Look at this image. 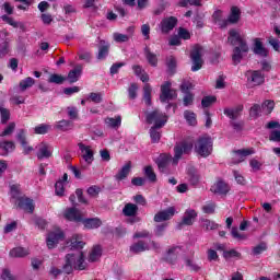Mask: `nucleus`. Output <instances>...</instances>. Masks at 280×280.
<instances>
[{
    "label": "nucleus",
    "mask_w": 280,
    "mask_h": 280,
    "mask_svg": "<svg viewBox=\"0 0 280 280\" xmlns=\"http://www.w3.org/2000/svg\"><path fill=\"white\" fill-rule=\"evenodd\" d=\"M195 152L203 159L211 156V152H213V139H211V136L199 137L195 143Z\"/></svg>",
    "instance_id": "20e7f679"
},
{
    "label": "nucleus",
    "mask_w": 280,
    "mask_h": 280,
    "mask_svg": "<svg viewBox=\"0 0 280 280\" xmlns=\"http://www.w3.org/2000/svg\"><path fill=\"white\" fill-rule=\"evenodd\" d=\"M178 25V19L176 16L164 18L159 27L162 34H170Z\"/></svg>",
    "instance_id": "9d476101"
},
{
    "label": "nucleus",
    "mask_w": 280,
    "mask_h": 280,
    "mask_svg": "<svg viewBox=\"0 0 280 280\" xmlns=\"http://www.w3.org/2000/svg\"><path fill=\"white\" fill-rule=\"evenodd\" d=\"M18 207L26 211V213H34V200L27 197H21L18 199Z\"/></svg>",
    "instance_id": "aec40b11"
},
{
    "label": "nucleus",
    "mask_w": 280,
    "mask_h": 280,
    "mask_svg": "<svg viewBox=\"0 0 280 280\" xmlns=\"http://www.w3.org/2000/svg\"><path fill=\"white\" fill-rule=\"evenodd\" d=\"M67 81V77H63L61 74H50V77L48 78V82L50 84H63Z\"/></svg>",
    "instance_id": "c03bdc74"
},
{
    "label": "nucleus",
    "mask_w": 280,
    "mask_h": 280,
    "mask_svg": "<svg viewBox=\"0 0 280 280\" xmlns=\"http://www.w3.org/2000/svg\"><path fill=\"white\" fill-rule=\"evenodd\" d=\"M192 150H194L192 140L186 139V140L176 142L173 149V152H174L173 164L178 165L183 156L191 154Z\"/></svg>",
    "instance_id": "7ed1b4c3"
},
{
    "label": "nucleus",
    "mask_w": 280,
    "mask_h": 280,
    "mask_svg": "<svg viewBox=\"0 0 280 280\" xmlns=\"http://www.w3.org/2000/svg\"><path fill=\"white\" fill-rule=\"evenodd\" d=\"M135 240H145L152 237V234L148 230H142L133 234Z\"/></svg>",
    "instance_id": "6e6d98bb"
},
{
    "label": "nucleus",
    "mask_w": 280,
    "mask_h": 280,
    "mask_svg": "<svg viewBox=\"0 0 280 280\" xmlns=\"http://www.w3.org/2000/svg\"><path fill=\"white\" fill-rule=\"evenodd\" d=\"M196 218H198V212H196V210L194 209L186 210L179 226H182V224H184L185 226H191V224L196 222Z\"/></svg>",
    "instance_id": "412c9836"
},
{
    "label": "nucleus",
    "mask_w": 280,
    "mask_h": 280,
    "mask_svg": "<svg viewBox=\"0 0 280 280\" xmlns=\"http://www.w3.org/2000/svg\"><path fill=\"white\" fill-rule=\"evenodd\" d=\"M200 226L205 231H215L219 225H218V223H215V221H211L209 219H201Z\"/></svg>",
    "instance_id": "4c0bfd02"
},
{
    "label": "nucleus",
    "mask_w": 280,
    "mask_h": 280,
    "mask_svg": "<svg viewBox=\"0 0 280 280\" xmlns=\"http://www.w3.org/2000/svg\"><path fill=\"white\" fill-rule=\"evenodd\" d=\"M184 106H191L194 104V95L191 93H187L184 95Z\"/></svg>",
    "instance_id": "774afa93"
},
{
    "label": "nucleus",
    "mask_w": 280,
    "mask_h": 280,
    "mask_svg": "<svg viewBox=\"0 0 280 280\" xmlns=\"http://www.w3.org/2000/svg\"><path fill=\"white\" fill-rule=\"evenodd\" d=\"M144 176L150 183H156V173H154V168L151 165L144 167Z\"/></svg>",
    "instance_id": "79ce46f5"
},
{
    "label": "nucleus",
    "mask_w": 280,
    "mask_h": 280,
    "mask_svg": "<svg viewBox=\"0 0 280 280\" xmlns=\"http://www.w3.org/2000/svg\"><path fill=\"white\" fill-rule=\"evenodd\" d=\"M81 222L85 229H100V226H102V220L97 218L82 219Z\"/></svg>",
    "instance_id": "7c9ffc66"
},
{
    "label": "nucleus",
    "mask_w": 280,
    "mask_h": 280,
    "mask_svg": "<svg viewBox=\"0 0 280 280\" xmlns=\"http://www.w3.org/2000/svg\"><path fill=\"white\" fill-rule=\"evenodd\" d=\"M234 158L233 163L237 165V163H244L246 161V156H250L252 154H255V149H240L234 151Z\"/></svg>",
    "instance_id": "4468645a"
},
{
    "label": "nucleus",
    "mask_w": 280,
    "mask_h": 280,
    "mask_svg": "<svg viewBox=\"0 0 280 280\" xmlns=\"http://www.w3.org/2000/svg\"><path fill=\"white\" fill-rule=\"evenodd\" d=\"M261 165L264 164L257 159H252L249 161V166L252 167L253 172H259L261 170Z\"/></svg>",
    "instance_id": "680f3d73"
},
{
    "label": "nucleus",
    "mask_w": 280,
    "mask_h": 280,
    "mask_svg": "<svg viewBox=\"0 0 280 280\" xmlns=\"http://www.w3.org/2000/svg\"><path fill=\"white\" fill-rule=\"evenodd\" d=\"M63 217L70 222H82V213L77 208H68L65 211Z\"/></svg>",
    "instance_id": "a211bd4d"
},
{
    "label": "nucleus",
    "mask_w": 280,
    "mask_h": 280,
    "mask_svg": "<svg viewBox=\"0 0 280 280\" xmlns=\"http://www.w3.org/2000/svg\"><path fill=\"white\" fill-rule=\"evenodd\" d=\"M80 75H82V66H75L74 69L69 71L66 80H68L70 84H74V82L80 80Z\"/></svg>",
    "instance_id": "bb28decb"
},
{
    "label": "nucleus",
    "mask_w": 280,
    "mask_h": 280,
    "mask_svg": "<svg viewBox=\"0 0 280 280\" xmlns=\"http://www.w3.org/2000/svg\"><path fill=\"white\" fill-rule=\"evenodd\" d=\"M100 191H102V188L100 186H91L88 188V194L91 198H97L100 196Z\"/></svg>",
    "instance_id": "bf43d9fd"
},
{
    "label": "nucleus",
    "mask_w": 280,
    "mask_h": 280,
    "mask_svg": "<svg viewBox=\"0 0 280 280\" xmlns=\"http://www.w3.org/2000/svg\"><path fill=\"white\" fill-rule=\"evenodd\" d=\"M0 149L3 150L2 154H8L14 150V142L12 141H2L0 142Z\"/></svg>",
    "instance_id": "09e8293b"
},
{
    "label": "nucleus",
    "mask_w": 280,
    "mask_h": 280,
    "mask_svg": "<svg viewBox=\"0 0 280 280\" xmlns=\"http://www.w3.org/2000/svg\"><path fill=\"white\" fill-rule=\"evenodd\" d=\"M108 51H110V45L106 44V42H101V46L98 47V60H105V58L108 56Z\"/></svg>",
    "instance_id": "c9c22d12"
},
{
    "label": "nucleus",
    "mask_w": 280,
    "mask_h": 280,
    "mask_svg": "<svg viewBox=\"0 0 280 280\" xmlns=\"http://www.w3.org/2000/svg\"><path fill=\"white\" fill-rule=\"evenodd\" d=\"M9 255L10 257L23 258L30 255V250L24 247H15L10 250Z\"/></svg>",
    "instance_id": "72a5a7b5"
},
{
    "label": "nucleus",
    "mask_w": 280,
    "mask_h": 280,
    "mask_svg": "<svg viewBox=\"0 0 280 280\" xmlns=\"http://www.w3.org/2000/svg\"><path fill=\"white\" fill-rule=\"evenodd\" d=\"M182 247L178 245H173L166 249L163 256V260L166 261V264H171L174 266L176 264V260L178 259V255L180 253Z\"/></svg>",
    "instance_id": "9b49d317"
},
{
    "label": "nucleus",
    "mask_w": 280,
    "mask_h": 280,
    "mask_svg": "<svg viewBox=\"0 0 280 280\" xmlns=\"http://www.w3.org/2000/svg\"><path fill=\"white\" fill-rule=\"evenodd\" d=\"M210 191L220 196H226L229 194V184L220 179L211 186Z\"/></svg>",
    "instance_id": "f3484780"
},
{
    "label": "nucleus",
    "mask_w": 280,
    "mask_h": 280,
    "mask_svg": "<svg viewBox=\"0 0 280 280\" xmlns=\"http://www.w3.org/2000/svg\"><path fill=\"white\" fill-rule=\"evenodd\" d=\"M105 124L109 128H119L121 126V116H118L116 118H106Z\"/></svg>",
    "instance_id": "49530a36"
},
{
    "label": "nucleus",
    "mask_w": 280,
    "mask_h": 280,
    "mask_svg": "<svg viewBox=\"0 0 280 280\" xmlns=\"http://www.w3.org/2000/svg\"><path fill=\"white\" fill-rule=\"evenodd\" d=\"M132 171V162H127L115 175V179L118 182L126 180L128 178V175Z\"/></svg>",
    "instance_id": "5701e85b"
},
{
    "label": "nucleus",
    "mask_w": 280,
    "mask_h": 280,
    "mask_svg": "<svg viewBox=\"0 0 280 280\" xmlns=\"http://www.w3.org/2000/svg\"><path fill=\"white\" fill-rule=\"evenodd\" d=\"M70 246L71 248H75L77 250H81V248H84V241H82V235L80 234L72 235L70 240Z\"/></svg>",
    "instance_id": "473e14b6"
},
{
    "label": "nucleus",
    "mask_w": 280,
    "mask_h": 280,
    "mask_svg": "<svg viewBox=\"0 0 280 280\" xmlns=\"http://www.w3.org/2000/svg\"><path fill=\"white\" fill-rule=\"evenodd\" d=\"M128 34L114 33L113 38L115 43H128L135 34V26H129L127 28Z\"/></svg>",
    "instance_id": "6ab92c4d"
},
{
    "label": "nucleus",
    "mask_w": 280,
    "mask_h": 280,
    "mask_svg": "<svg viewBox=\"0 0 280 280\" xmlns=\"http://www.w3.org/2000/svg\"><path fill=\"white\" fill-rule=\"evenodd\" d=\"M228 43L234 47L232 54V60L234 65H240L244 55L249 51L248 42L246 37L240 33V31L232 28L229 31Z\"/></svg>",
    "instance_id": "f257e3e1"
},
{
    "label": "nucleus",
    "mask_w": 280,
    "mask_h": 280,
    "mask_svg": "<svg viewBox=\"0 0 280 280\" xmlns=\"http://www.w3.org/2000/svg\"><path fill=\"white\" fill-rule=\"evenodd\" d=\"M16 139L21 143L24 150V154H30V152H34V148L27 145V138L25 136V130L20 129L16 136Z\"/></svg>",
    "instance_id": "b1692460"
},
{
    "label": "nucleus",
    "mask_w": 280,
    "mask_h": 280,
    "mask_svg": "<svg viewBox=\"0 0 280 280\" xmlns=\"http://www.w3.org/2000/svg\"><path fill=\"white\" fill-rule=\"evenodd\" d=\"M172 154L170 153H161L159 158L156 159L155 163L163 174L167 173V165H170V162H173Z\"/></svg>",
    "instance_id": "ddd939ff"
},
{
    "label": "nucleus",
    "mask_w": 280,
    "mask_h": 280,
    "mask_svg": "<svg viewBox=\"0 0 280 280\" xmlns=\"http://www.w3.org/2000/svg\"><path fill=\"white\" fill-rule=\"evenodd\" d=\"M100 257H102V246L95 245L90 252L88 260L94 264L95 261H100Z\"/></svg>",
    "instance_id": "2f4dec72"
},
{
    "label": "nucleus",
    "mask_w": 280,
    "mask_h": 280,
    "mask_svg": "<svg viewBox=\"0 0 280 280\" xmlns=\"http://www.w3.org/2000/svg\"><path fill=\"white\" fill-rule=\"evenodd\" d=\"M194 89V84H191V82L189 81H184L182 84H180V91L182 93L184 94H187V93H191L189 91H191Z\"/></svg>",
    "instance_id": "e2e57ef3"
},
{
    "label": "nucleus",
    "mask_w": 280,
    "mask_h": 280,
    "mask_svg": "<svg viewBox=\"0 0 280 280\" xmlns=\"http://www.w3.org/2000/svg\"><path fill=\"white\" fill-rule=\"evenodd\" d=\"M145 250H150V246H148V244H145L143 241H138L130 246V252L135 253V255H139V253H145Z\"/></svg>",
    "instance_id": "c756f323"
},
{
    "label": "nucleus",
    "mask_w": 280,
    "mask_h": 280,
    "mask_svg": "<svg viewBox=\"0 0 280 280\" xmlns=\"http://www.w3.org/2000/svg\"><path fill=\"white\" fill-rule=\"evenodd\" d=\"M78 145L83 161L86 163V165H92V163L95 161V152H93L91 145H86L82 142H80Z\"/></svg>",
    "instance_id": "f8f14e48"
},
{
    "label": "nucleus",
    "mask_w": 280,
    "mask_h": 280,
    "mask_svg": "<svg viewBox=\"0 0 280 280\" xmlns=\"http://www.w3.org/2000/svg\"><path fill=\"white\" fill-rule=\"evenodd\" d=\"M224 259H233V257H236L240 259L242 257V254L235 249L224 250L223 252Z\"/></svg>",
    "instance_id": "603ef678"
},
{
    "label": "nucleus",
    "mask_w": 280,
    "mask_h": 280,
    "mask_svg": "<svg viewBox=\"0 0 280 280\" xmlns=\"http://www.w3.org/2000/svg\"><path fill=\"white\" fill-rule=\"evenodd\" d=\"M242 110H244V105H238L237 107L234 108H224L223 113L224 115H226V117H229L230 119H237V117H240V113H242Z\"/></svg>",
    "instance_id": "c85d7f7f"
},
{
    "label": "nucleus",
    "mask_w": 280,
    "mask_h": 280,
    "mask_svg": "<svg viewBox=\"0 0 280 280\" xmlns=\"http://www.w3.org/2000/svg\"><path fill=\"white\" fill-rule=\"evenodd\" d=\"M143 100L147 106H152V86L148 83L143 86Z\"/></svg>",
    "instance_id": "58836bf2"
},
{
    "label": "nucleus",
    "mask_w": 280,
    "mask_h": 280,
    "mask_svg": "<svg viewBox=\"0 0 280 280\" xmlns=\"http://www.w3.org/2000/svg\"><path fill=\"white\" fill-rule=\"evenodd\" d=\"M137 91H139V85H137V83H131L128 89L129 100H137Z\"/></svg>",
    "instance_id": "5fc2aeb1"
},
{
    "label": "nucleus",
    "mask_w": 280,
    "mask_h": 280,
    "mask_svg": "<svg viewBox=\"0 0 280 280\" xmlns=\"http://www.w3.org/2000/svg\"><path fill=\"white\" fill-rule=\"evenodd\" d=\"M212 20H213V23L219 25V27H221L222 30L229 27V21L224 19V15L222 14V10L214 11L212 14Z\"/></svg>",
    "instance_id": "393cba45"
},
{
    "label": "nucleus",
    "mask_w": 280,
    "mask_h": 280,
    "mask_svg": "<svg viewBox=\"0 0 280 280\" xmlns=\"http://www.w3.org/2000/svg\"><path fill=\"white\" fill-rule=\"evenodd\" d=\"M67 113L70 119H78V107H67Z\"/></svg>",
    "instance_id": "338daca9"
},
{
    "label": "nucleus",
    "mask_w": 280,
    "mask_h": 280,
    "mask_svg": "<svg viewBox=\"0 0 280 280\" xmlns=\"http://www.w3.org/2000/svg\"><path fill=\"white\" fill-rule=\"evenodd\" d=\"M147 124H154L155 128H163L167 124V116L159 109L145 114Z\"/></svg>",
    "instance_id": "39448f33"
},
{
    "label": "nucleus",
    "mask_w": 280,
    "mask_h": 280,
    "mask_svg": "<svg viewBox=\"0 0 280 280\" xmlns=\"http://www.w3.org/2000/svg\"><path fill=\"white\" fill-rule=\"evenodd\" d=\"M0 117L1 124L10 121V109L5 108V104L3 102H0Z\"/></svg>",
    "instance_id": "a19ab883"
},
{
    "label": "nucleus",
    "mask_w": 280,
    "mask_h": 280,
    "mask_svg": "<svg viewBox=\"0 0 280 280\" xmlns=\"http://www.w3.org/2000/svg\"><path fill=\"white\" fill-rule=\"evenodd\" d=\"M72 127H73V122L65 119L58 121L56 125L57 130H62L63 132H67V130H71Z\"/></svg>",
    "instance_id": "a18cd8bd"
},
{
    "label": "nucleus",
    "mask_w": 280,
    "mask_h": 280,
    "mask_svg": "<svg viewBox=\"0 0 280 280\" xmlns=\"http://www.w3.org/2000/svg\"><path fill=\"white\" fill-rule=\"evenodd\" d=\"M190 60L192 62L191 71H200L205 61L202 60V46L196 45L190 51Z\"/></svg>",
    "instance_id": "423d86ee"
},
{
    "label": "nucleus",
    "mask_w": 280,
    "mask_h": 280,
    "mask_svg": "<svg viewBox=\"0 0 280 280\" xmlns=\"http://www.w3.org/2000/svg\"><path fill=\"white\" fill-rule=\"evenodd\" d=\"M65 240V233L62 232H50L46 238V244L49 249L56 248L58 242Z\"/></svg>",
    "instance_id": "2eb2a0df"
},
{
    "label": "nucleus",
    "mask_w": 280,
    "mask_h": 280,
    "mask_svg": "<svg viewBox=\"0 0 280 280\" xmlns=\"http://www.w3.org/2000/svg\"><path fill=\"white\" fill-rule=\"evenodd\" d=\"M55 194L56 196H65V184L62 183V180H58L55 184Z\"/></svg>",
    "instance_id": "13d9d810"
},
{
    "label": "nucleus",
    "mask_w": 280,
    "mask_h": 280,
    "mask_svg": "<svg viewBox=\"0 0 280 280\" xmlns=\"http://www.w3.org/2000/svg\"><path fill=\"white\" fill-rule=\"evenodd\" d=\"M240 19H242V11L237 7H232L230 10V15L226 19L228 25H235L236 23H240Z\"/></svg>",
    "instance_id": "a878e982"
},
{
    "label": "nucleus",
    "mask_w": 280,
    "mask_h": 280,
    "mask_svg": "<svg viewBox=\"0 0 280 280\" xmlns=\"http://www.w3.org/2000/svg\"><path fill=\"white\" fill-rule=\"evenodd\" d=\"M215 96H206L201 100V106L202 108H209V106H211V104H213L215 102Z\"/></svg>",
    "instance_id": "052dcab7"
},
{
    "label": "nucleus",
    "mask_w": 280,
    "mask_h": 280,
    "mask_svg": "<svg viewBox=\"0 0 280 280\" xmlns=\"http://www.w3.org/2000/svg\"><path fill=\"white\" fill-rule=\"evenodd\" d=\"M261 108L266 112L267 115H270V113H272L275 109V101H265L261 105Z\"/></svg>",
    "instance_id": "3c124183"
},
{
    "label": "nucleus",
    "mask_w": 280,
    "mask_h": 280,
    "mask_svg": "<svg viewBox=\"0 0 280 280\" xmlns=\"http://www.w3.org/2000/svg\"><path fill=\"white\" fill-rule=\"evenodd\" d=\"M36 156L38 161H43L44 159H51L54 156V147L47 142H40L36 145Z\"/></svg>",
    "instance_id": "6e6552de"
},
{
    "label": "nucleus",
    "mask_w": 280,
    "mask_h": 280,
    "mask_svg": "<svg viewBox=\"0 0 280 280\" xmlns=\"http://www.w3.org/2000/svg\"><path fill=\"white\" fill-rule=\"evenodd\" d=\"M269 141L280 143V130H272L269 135Z\"/></svg>",
    "instance_id": "69168bd1"
},
{
    "label": "nucleus",
    "mask_w": 280,
    "mask_h": 280,
    "mask_svg": "<svg viewBox=\"0 0 280 280\" xmlns=\"http://www.w3.org/2000/svg\"><path fill=\"white\" fill-rule=\"evenodd\" d=\"M253 51L256 56H260L261 58H268V49L264 47V43H261L260 38H254Z\"/></svg>",
    "instance_id": "4be33fe9"
},
{
    "label": "nucleus",
    "mask_w": 280,
    "mask_h": 280,
    "mask_svg": "<svg viewBox=\"0 0 280 280\" xmlns=\"http://www.w3.org/2000/svg\"><path fill=\"white\" fill-rule=\"evenodd\" d=\"M66 275H71L73 270H86L84 254L80 250L66 255V264L62 267Z\"/></svg>",
    "instance_id": "f03ea898"
},
{
    "label": "nucleus",
    "mask_w": 280,
    "mask_h": 280,
    "mask_svg": "<svg viewBox=\"0 0 280 280\" xmlns=\"http://www.w3.org/2000/svg\"><path fill=\"white\" fill-rule=\"evenodd\" d=\"M250 81L253 82L254 86H261V84L266 82V75L261 73V70H254L250 74Z\"/></svg>",
    "instance_id": "cd10ccee"
},
{
    "label": "nucleus",
    "mask_w": 280,
    "mask_h": 280,
    "mask_svg": "<svg viewBox=\"0 0 280 280\" xmlns=\"http://www.w3.org/2000/svg\"><path fill=\"white\" fill-rule=\"evenodd\" d=\"M202 211H203V213H208V214L215 213V203L214 202H210V203L205 205L202 207Z\"/></svg>",
    "instance_id": "0e129e2a"
},
{
    "label": "nucleus",
    "mask_w": 280,
    "mask_h": 280,
    "mask_svg": "<svg viewBox=\"0 0 280 280\" xmlns=\"http://www.w3.org/2000/svg\"><path fill=\"white\" fill-rule=\"evenodd\" d=\"M36 84V80L32 77H27L26 79L20 81V90L27 91V89H32Z\"/></svg>",
    "instance_id": "ea45409f"
},
{
    "label": "nucleus",
    "mask_w": 280,
    "mask_h": 280,
    "mask_svg": "<svg viewBox=\"0 0 280 280\" xmlns=\"http://www.w3.org/2000/svg\"><path fill=\"white\" fill-rule=\"evenodd\" d=\"M50 129H51V126L46 124H40L39 126H36L34 128V132L35 135H47Z\"/></svg>",
    "instance_id": "8fccbe9b"
},
{
    "label": "nucleus",
    "mask_w": 280,
    "mask_h": 280,
    "mask_svg": "<svg viewBox=\"0 0 280 280\" xmlns=\"http://www.w3.org/2000/svg\"><path fill=\"white\" fill-rule=\"evenodd\" d=\"M261 108L259 104H254L249 109V116L254 119H257L259 117V114L261 113Z\"/></svg>",
    "instance_id": "864d4df0"
},
{
    "label": "nucleus",
    "mask_w": 280,
    "mask_h": 280,
    "mask_svg": "<svg viewBox=\"0 0 280 280\" xmlns=\"http://www.w3.org/2000/svg\"><path fill=\"white\" fill-rule=\"evenodd\" d=\"M144 56L149 65H151V67H156V65H159V59L156 58V54L151 52L150 47L148 46L144 48Z\"/></svg>",
    "instance_id": "e433bc0d"
},
{
    "label": "nucleus",
    "mask_w": 280,
    "mask_h": 280,
    "mask_svg": "<svg viewBox=\"0 0 280 280\" xmlns=\"http://www.w3.org/2000/svg\"><path fill=\"white\" fill-rule=\"evenodd\" d=\"M124 215L126 218H131L128 220L129 224H135V222H141V219L137 215L139 213V207L135 203H126L124 209H122Z\"/></svg>",
    "instance_id": "1a4fd4ad"
},
{
    "label": "nucleus",
    "mask_w": 280,
    "mask_h": 280,
    "mask_svg": "<svg viewBox=\"0 0 280 280\" xmlns=\"http://www.w3.org/2000/svg\"><path fill=\"white\" fill-rule=\"evenodd\" d=\"M184 117H185L186 121L189 124V126H196V124H197L196 113H194L191 110H185Z\"/></svg>",
    "instance_id": "de8ad7c7"
},
{
    "label": "nucleus",
    "mask_w": 280,
    "mask_h": 280,
    "mask_svg": "<svg viewBox=\"0 0 280 280\" xmlns=\"http://www.w3.org/2000/svg\"><path fill=\"white\" fill-rule=\"evenodd\" d=\"M265 250H268V245L266 243H259L253 248V255H261Z\"/></svg>",
    "instance_id": "4d7b16f0"
},
{
    "label": "nucleus",
    "mask_w": 280,
    "mask_h": 280,
    "mask_svg": "<svg viewBox=\"0 0 280 280\" xmlns=\"http://www.w3.org/2000/svg\"><path fill=\"white\" fill-rule=\"evenodd\" d=\"M161 127H151L150 129V137L152 143H159L161 141Z\"/></svg>",
    "instance_id": "37998d69"
},
{
    "label": "nucleus",
    "mask_w": 280,
    "mask_h": 280,
    "mask_svg": "<svg viewBox=\"0 0 280 280\" xmlns=\"http://www.w3.org/2000/svg\"><path fill=\"white\" fill-rule=\"evenodd\" d=\"M188 183L192 185V187H196L198 183H200V174H198L196 168L188 170Z\"/></svg>",
    "instance_id": "f704fd0d"
},
{
    "label": "nucleus",
    "mask_w": 280,
    "mask_h": 280,
    "mask_svg": "<svg viewBox=\"0 0 280 280\" xmlns=\"http://www.w3.org/2000/svg\"><path fill=\"white\" fill-rule=\"evenodd\" d=\"M178 94L176 90L172 89V82L166 81L164 84L161 85V95L160 101L165 104V102H170L172 100H176Z\"/></svg>",
    "instance_id": "0eeeda50"
},
{
    "label": "nucleus",
    "mask_w": 280,
    "mask_h": 280,
    "mask_svg": "<svg viewBox=\"0 0 280 280\" xmlns=\"http://www.w3.org/2000/svg\"><path fill=\"white\" fill-rule=\"evenodd\" d=\"M175 213H176V209L174 207H170L166 210L158 212L154 215V222H165L167 220H172Z\"/></svg>",
    "instance_id": "dca6fc26"
}]
</instances>
